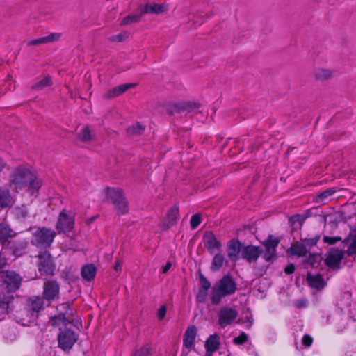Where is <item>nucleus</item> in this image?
<instances>
[{
    "label": "nucleus",
    "mask_w": 356,
    "mask_h": 356,
    "mask_svg": "<svg viewBox=\"0 0 356 356\" xmlns=\"http://www.w3.org/2000/svg\"><path fill=\"white\" fill-rule=\"evenodd\" d=\"M122 261L121 259H117L115 263L114 270L116 272H120L122 270Z\"/></svg>",
    "instance_id": "603ef678"
},
{
    "label": "nucleus",
    "mask_w": 356,
    "mask_h": 356,
    "mask_svg": "<svg viewBox=\"0 0 356 356\" xmlns=\"http://www.w3.org/2000/svg\"><path fill=\"white\" fill-rule=\"evenodd\" d=\"M248 321H250L251 323V324H252V317L248 318Z\"/></svg>",
    "instance_id": "6e6d98bb"
},
{
    "label": "nucleus",
    "mask_w": 356,
    "mask_h": 356,
    "mask_svg": "<svg viewBox=\"0 0 356 356\" xmlns=\"http://www.w3.org/2000/svg\"><path fill=\"white\" fill-rule=\"evenodd\" d=\"M38 271L42 275H53L56 270V265L52 257L47 251L40 253L38 256Z\"/></svg>",
    "instance_id": "0eeeda50"
},
{
    "label": "nucleus",
    "mask_w": 356,
    "mask_h": 356,
    "mask_svg": "<svg viewBox=\"0 0 356 356\" xmlns=\"http://www.w3.org/2000/svg\"><path fill=\"white\" fill-rule=\"evenodd\" d=\"M6 162L0 157V173L3 171V170L6 168Z\"/></svg>",
    "instance_id": "5fc2aeb1"
},
{
    "label": "nucleus",
    "mask_w": 356,
    "mask_h": 356,
    "mask_svg": "<svg viewBox=\"0 0 356 356\" xmlns=\"http://www.w3.org/2000/svg\"><path fill=\"white\" fill-rule=\"evenodd\" d=\"M97 269L94 264H88L83 266L81 269V276L87 281H91L96 275Z\"/></svg>",
    "instance_id": "c756f323"
},
{
    "label": "nucleus",
    "mask_w": 356,
    "mask_h": 356,
    "mask_svg": "<svg viewBox=\"0 0 356 356\" xmlns=\"http://www.w3.org/2000/svg\"><path fill=\"white\" fill-rule=\"evenodd\" d=\"M343 259V252L336 249L327 254L324 262L329 268L338 270L341 268V263Z\"/></svg>",
    "instance_id": "4468645a"
},
{
    "label": "nucleus",
    "mask_w": 356,
    "mask_h": 356,
    "mask_svg": "<svg viewBox=\"0 0 356 356\" xmlns=\"http://www.w3.org/2000/svg\"><path fill=\"white\" fill-rule=\"evenodd\" d=\"M79 138L83 142H88L92 139L90 131L88 126L81 129L79 134Z\"/></svg>",
    "instance_id": "e433bc0d"
},
{
    "label": "nucleus",
    "mask_w": 356,
    "mask_h": 356,
    "mask_svg": "<svg viewBox=\"0 0 356 356\" xmlns=\"http://www.w3.org/2000/svg\"><path fill=\"white\" fill-rule=\"evenodd\" d=\"M248 341V334L241 332V334L233 339V343L235 345H243Z\"/></svg>",
    "instance_id": "79ce46f5"
},
{
    "label": "nucleus",
    "mask_w": 356,
    "mask_h": 356,
    "mask_svg": "<svg viewBox=\"0 0 356 356\" xmlns=\"http://www.w3.org/2000/svg\"><path fill=\"white\" fill-rule=\"evenodd\" d=\"M236 290V283L232 276L224 275L212 288L211 304L218 305L223 298L234 294Z\"/></svg>",
    "instance_id": "f03ea898"
},
{
    "label": "nucleus",
    "mask_w": 356,
    "mask_h": 356,
    "mask_svg": "<svg viewBox=\"0 0 356 356\" xmlns=\"http://www.w3.org/2000/svg\"><path fill=\"white\" fill-rule=\"evenodd\" d=\"M27 244L25 238H17L8 242L10 249L16 257H20L26 252Z\"/></svg>",
    "instance_id": "f3484780"
},
{
    "label": "nucleus",
    "mask_w": 356,
    "mask_h": 356,
    "mask_svg": "<svg viewBox=\"0 0 356 356\" xmlns=\"http://www.w3.org/2000/svg\"><path fill=\"white\" fill-rule=\"evenodd\" d=\"M44 300L42 296H33L27 300V306L32 312L38 313L45 309Z\"/></svg>",
    "instance_id": "aec40b11"
},
{
    "label": "nucleus",
    "mask_w": 356,
    "mask_h": 356,
    "mask_svg": "<svg viewBox=\"0 0 356 356\" xmlns=\"http://www.w3.org/2000/svg\"><path fill=\"white\" fill-rule=\"evenodd\" d=\"M9 186L17 193L26 188L31 195L38 193L42 186L41 180L29 169L19 166L10 174Z\"/></svg>",
    "instance_id": "f257e3e1"
},
{
    "label": "nucleus",
    "mask_w": 356,
    "mask_h": 356,
    "mask_svg": "<svg viewBox=\"0 0 356 356\" xmlns=\"http://www.w3.org/2000/svg\"><path fill=\"white\" fill-rule=\"evenodd\" d=\"M56 232L46 227H38L32 234L31 243L37 248H47L51 245Z\"/></svg>",
    "instance_id": "20e7f679"
},
{
    "label": "nucleus",
    "mask_w": 356,
    "mask_h": 356,
    "mask_svg": "<svg viewBox=\"0 0 356 356\" xmlns=\"http://www.w3.org/2000/svg\"><path fill=\"white\" fill-rule=\"evenodd\" d=\"M166 307L165 305H162L159 307L158 312H157V316L159 320L163 319L166 314Z\"/></svg>",
    "instance_id": "09e8293b"
},
{
    "label": "nucleus",
    "mask_w": 356,
    "mask_h": 356,
    "mask_svg": "<svg viewBox=\"0 0 356 356\" xmlns=\"http://www.w3.org/2000/svg\"><path fill=\"white\" fill-rule=\"evenodd\" d=\"M350 242V245L346 251L348 256L356 255V234H350L348 237L343 241V243Z\"/></svg>",
    "instance_id": "2f4dec72"
},
{
    "label": "nucleus",
    "mask_w": 356,
    "mask_h": 356,
    "mask_svg": "<svg viewBox=\"0 0 356 356\" xmlns=\"http://www.w3.org/2000/svg\"><path fill=\"white\" fill-rule=\"evenodd\" d=\"M319 239H320V236L316 235L312 238L307 237L305 238H302L301 241H302V243L304 245H305L306 248L307 247L312 248L316 245V243H318Z\"/></svg>",
    "instance_id": "58836bf2"
},
{
    "label": "nucleus",
    "mask_w": 356,
    "mask_h": 356,
    "mask_svg": "<svg viewBox=\"0 0 356 356\" xmlns=\"http://www.w3.org/2000/svg\"><path fill=\"white\" fill-rule=\"evenodd\" d=\"M224 261H225V257L222 254H220V253L216 254L212 259V261H211V270L213 272L218 271L222 266Z\"/></svg>",
    "instance_id": "f704fd0d"
},
{
    "label": "nucleus",
    "mask_w": 356,
    "mask_h": 356,
    "mask_svg": "<svg viewBox=\"0 0 356 356\" xmlns=\"http://www.w3.org/2000/svg\"><path fill=\"white\" fill-rule=\"evenodd\" d=\"M341 238L340 236H325L323 237V242L329 245H334L337 242L341 241Z\"/></svg>",
    "instance_id": "49530a36"
},
{
    "label": "nucleus",
    "mask_w": 356,
    "mask_h": 356,
    "mask_svg": "<svg viewBox=\"0 0 356 356\" xmlns=\"http://www.w3.org/2000/svg\"><path fill=\"white\" fill-rule=\"evenodd\" d=\"M314 76L318 81H325L332 77V72L328 69L319 68L314 71Z\"/></svg>",
    "instance_id": "473e14b6"
},
{
    "label": "nucleus",
    "mask_w": 356,
    "mask_h": 356,
    "mask_svg": "<svg viewBox=\"0 0 356 356\" xmlns=\"http://www.w3.org/2000/svg\"><path fill=\"white\" fill-rule=\"evenodd\" d=\"M263 250L259 246L243 245L241 257L249 263H254L258 260Z\"/></svg>",
    "instance_id": "f8f14e48"
},
{
    "label": "nucleus",
    "mask_w": 356,
    "mask_h": 356,
    "mask_svg": "<svg viewBox=\"0 0 356 356\" xmlns=\"http://www.w3.org/2000/svg\"><path fill=\"white\" fill-rule=\"evenodd\" d=\"M179 109H184V107L179 108Z\"/></svg>",
    "instance_id": "13d9d810"
},
{
    "label": "nucleus",
    "mask_w": 356,
    "mask_h": 356,
    "mask_svg": "<svg viewBox=\"0 0 356 356\" xmlns=\"http://www.w3.org/2000/svg\"><path fill=\"white\" fill-rule=\"evenodd\" d=\"M220 337L215 333L211 334L205 341L204 348L206 350V355L211 356L214 352L220 348Z\"/></svg>",
    "instance_id": "a211bd4d"
},
{
    "label": "nucleus",
    "mask_w": 356,
    "mask_h": 356,
    "mask_svg": "<svg viewBox=\"0 0 356 356\" xmlns=\"http://www.w3.org/2000/svg\"><path fill=\"white\" fill-rule=\"evenodd\" d=\"M128 37L127 32H122L119 34L112 35L110 38V40L115 42H123Z\"/></svg>",
    "instance_id": "c03bdc74"
},
{
    "label": "nucleus",
    "mask_w": 356,
    "mask_h": 356,
    "mask_svg": "<svg viewBox=\"0 0 356 356\" xmlns=\"http://www.w3.org/2000/svg\"><path fill=\"white\" fill-rule=\"evenodd\" d=\"M74 218L67 214V211L63 209L58 216L56 222V229L60 232L67 233L74 228Z\"/></svg>",
    "instance_id": "9d476101"
},
{
    "label": "nucleus",
    "mask_w": 356,
    "mask_h": 356,
    "mask_svg": "<svg viewBox=\"0 0 356 356\" xmlns=\"http://www.w3.org/2000/svg\"><path fill=\"white\" fill-rule=\"evenodd\" d=\"M21 323H22V325H26V323H24V322H22Z\"/></svg>",
    "instance_id": "4d7b16f0"
},
{
    "label": "nucleus",
    "mask_w": 356,
    "mask_h": 356,
    "mask_svg": "<svg viewBox=\"0 0 356 356\" xmlns=\"http://www.w3.org/2000/svg\"><path fill=\"white\" fill-rule=\"evenodd\" d=\"M280 242L277 237L270 234L266 240L262 242L265 251L263 254L264 259L267 262H273L277 259L276 249Z\"/></svg>",
    "instance_id": "423d86ee"
},
{
    "label": "nucleus",
    "mask_w": 356,
    "mask_h": 356,
    "mask_svg": "<svg viewBox=\"0 0 356 356\" xmlns=\"http://www.w3.org/2000/svg\"><path fill=\"white\" fill-rule=\"evenodd\" d=\"M307 282L309 286L318 291L323 289L326 286V282H325L323 275L319 273L316 275L308 273L307 275Z\"/></svg>",
    "instance_id": "6ab92c4d"
},
{
    "label": "nucleus",
    "mask_w": 356,
    "mask_h": 356,
    "mask_svg": "<svg viewBox=\"0 0 356 356\" xmlns=\"http://www.w3.org/2000/svg\"><path fill=\"white\" fill-rule=\"evenodd\" d=\"M60 34L58 33H52L49 35L44 37H41L37 39L28 40L26 42L28 46H37L42 44H46L59 40Z\"/></svg>",
    "instance_id": "4be33fe9"
},
{
    "label": "nucleus",
    "mask_w": 356,
    "mask_h": 356,
    "mask_svg": "<svg viewBox=\"0 0 356 356\" xmlns=\"http://www.w3.org/2000/svg\"><path fill=\"white\" fill-rule=\"evenodd\" d=\"M302 343L306 347H310L313 343V338L309 334H305L302 338Z\"/></svg>",
    "instance_id": "de8ad7c7"
},
{
    "label": "nucleus",
    "mask_w": 356,
    "mask_h": 356,
    "mask_svg": "<svg viewBox=\"0 0 356 356\" xmlns=\"http://www.w3.org/2000/svg\"><path fill=\"white\" fill-rule=\"evenodd\" d=\"M286 253L289 256L303 257L307 254V249L302 243L296 241L293 243L290 248L287 249Z\"/></svg>",
    "instance_id": "b1692460"
},
{
    "label": "nucleus",
    "mask_w": 356,
    "mask_h": 356,
    "mask_svg": "<svg viewBox=\"0 0 356 356\" xmlns=\"http://www.w3.org/2000/svg\"><path fill=\"white\" fill-rule=\"evenodd\" d=\"M152 348L149 343L145 344L141 348L135 350L133 356H152Z\"/></svg>",
    "instance_id": "c9c22d12"
},
{
    "label": "nucleus",
    "mask_w": 356,
    "mask_h": 356,
    "mask_svg": "<svg viewBox=\"0 0 356 356\" xmlns=\"http://www.w3.org/2000/svg\"><path fill=\"white\" fill-rule=\"evenodd\" d=\"M321 256L318 254H311L306 260V263L310 264L312 267H314L315 264L318 262Z\"/></svg>",
    "instance_id": "a18cd8bd"
},
{
    "label": "nucleus",
    "mask_w": 356,
    "mask_h": 356,
    "mask_svg": "<svg viewBox=\"0 0 356 356\" xmlns=\"http://www.w3.org/2000/svg\"><path fill=\"white\" fill-rule=\"evenodd\" d=\"M335 193L336 190L332 188L326 189L322 193L317 194L314 197V202L318 204H325L328 202L330 197L333 195Z\"/></svg>",
    "instance_id": "bb28decb"
},
{
    "label": "nucleus",
    "mask_w": 356,
    "mask_h": 356,
    "mask_svg": "<svg viewBox=\"0 0 356 356\" xmlns=\"http://www.w3.org/2000/svg\"><path fill=\"white\" fill-rule=\"evenodd\" d=\"M79 339V334L70 328L60 329L58 334V347L65 352H69Z\"/></svg>",
    "instance_id": "39448f33"
},
{
    "label": "nucleus",
    "mask_w": 356,
    "mask_h": 356,
    "mask_svg": "<svg viewBox=\"0 0 356 356\" xmlns=\"http://www.w3.org/2000/svg\"><path fill=\"white\" fill-rule=\"evenodd\" d=\"M296 266L293 264H288L284 268V273L286 275H291L295 272Z\"/></svg>",
    "instance_id": "3c124183"
},
{
    "label": "nucleus",
    "mask_w": 356,
    "mask_h": 356,
    "mask_svg": "<svg viewBox=\"0 0 356 356\" xmlns=\"http://www.w3.org/2000/svg\"><path fill=\"white\" fill-rule=\"evenodd\" d=\"M172 264L170 261H168L163 266V273H165L168 271V270L171 268Z\"/></svg>",
    "instance_id": "864d4df0"
},
{
    "label": "nucleus",
    "mask_w": 356,
    "mask_h": 356,
    "mask_svg": "<svg viewBox=\"0 0 356 356\" xmlns=\"http://www.w3.org/2000/svg\"><path fill=\"white\" fill-rule=\"evenodd\" d=\"M58 310L59 311V315L62 316L64 321L70 323V321L67 319V317H70L72 315V311L70 308V304L68 302H63L58 306Z\"/></svg>",
    "instance_id": "7c9ffc66"
},
{
    "label": "nucleus",
    "mask_w": 356,
    "mask_h": 356,
    "mask_svg": "<svg viewBox=\"0 0 356 356\" xmlns=\"http://www.w3.org/2000/svg\"><path fill=\"white\" fill-rule=\"evenodd\" d=\"M197 334V329L195 325H190L187 327L184 334L183 343L185 348L190 349L194 344Z\"/></svg>",
    "instance_id": "393cba45"
},
{
    "label": "nucleus",
    "mask_w": 356,
    "mask_h": 356,
    "mask_svg": "<svg viewBox=\"0 0 356 356\" xmlns=\"http://www.w3.org/2000/svg\"><path fill=\"white\" fill-rule=\"evenodd\" d=\"M136 83H129L118 86L108 90L105 94H104L103 97L106 99L115 98L124 94L128 90L134 88L136 86Z\"/></svg>",
    "instance_id": "dca6fc26"
},
{
    "label": "nucleus",
    "mask_w": 356,
    "mask_h": 356,
    "mask_svg": "<svg viewBox=\"0 0 356 356\" xmlns=\"http://www.w3.org/2000/svg\"><path fill=\"white\" fill-rule=\"evenodd\" d=\"M106 197L113 204L114 210L117 212L118 215H124L129 212V203L122 189L108 187L106 188Z\"/></svg>",
    "instance_id": "7ed1b4c3"
},
{
    "label": "nucleus",
    "mask_w": 356,
    "mask_h": 356,
    "mask_svg": "<svg viewBox=\"0 0 356 356\" xmlns=\"http://www.w3.org/2000/svg\"><path fill=\"white\" fill-rule=\"evenodd\" d=\"M207 291L198 289V291L195 297L196 301L199 303H204L207 300Z\"/></svg>",
    "instance_id": "37998d69"
},
{
    "label": "nucleus",
    "mask_w": 356,
    "mask_h": 356,
    "mask_svg": "<svg viewBox=\"0 0 356 356\" xmlns=\"http://www.w3.org/2000/svg\"><path fill=\"white\" fill-rule=\"evenodd\" d=\"M237 311L231 307H222L218 313V325L222 329L230 325L237 317Z\"/></svg>",
    "instance_id": "1a4fd4ad"
},
{
    "label": "nucleus",
    "mask_w": 356,
    "mask_h": 356,
    "mask_svg": "<svg viewBox=\"0 0 356 356\" xmlns=\"http://www.w3.org/2000/svg\"><path fill=\"white\" fill-rule=\"evenodd\" d=\"M202 218L200 214H194L191 216L190 220V225L191 229H196L201 223Z\"/></svg>",
    "instance_id": "a19ab883"
},
{
    "label": "nucleus",
    "mask_w": 356,
    "mask_h": 356,
    "mask_svg": "<svg viewBox=\"0 0 356 356\" xmlns=\"http://www.w3.org/2000/svg\"><path fill=\"white\" fill-rule=\"evenodd\" d=\"M53 84L51 77L49 75L45 76L43 79L36 82L31 86V88L34 90H41L47 86H50Z\"/></svg>",
    "instance_id": "72a5a7b5"
},
{
    "label": "nucleus",
    "mask_w": 356,
    "mask_h": 356,
    "mask_svg": "<svg viewBox=\"0 0 356 356\" xmlns=\"http://www.w3.org/2000/svg\"><path fill=\"white\" fill-rule=\"evenodd\" d=\"M3 281L8 291H15L21 286L22 277L13 271H7L3 275Z\"/></svg>",
    "instance_id": "ddd939ff"
},
{
    "label": "nucleus",
    "mask_w": 356,
    "mask_h": 356,
    "mask_svg": "<svg viewBox=\"0 0 356 356\" xmlns=\"http://www.w3.org/2000/svg\"><path fill=\"white\" fill-rule=\"evenodd\" d=\"M8 308V302L6 300H0V310L1 313L6 314Z\"/></svg>",
    "instance_id": "8fccbe9b"
},
{
    "label": "nucleus",
    "mask_w": 356,
    "mask_h": 356,
    "mask_svg": "<svg viewBox=\"0 0 356 356\" xmlns=\"http://www.w3.org/2000/svg\"><path fill=\"white\" fill-rule=\"evenodd\" d=\"M141 12L143 14L147 13H154V14H161L168 11V6L163 3H153L149 4L147 3L145 5H141Z\"/></svg>",
    "instance_id": "412c9836"
},
{
    "label": "nucleus",
    "mask_w": 356,
    "mask_h": 356,
    "mask_svg": "<svg viewBox=\"0 0 356 356\" xmlns=\"http://www.w3.org/2000/svg\"><path fill=\"white\" fill-rule=\"evenodd\" d=\"M200 278V289H203L204 291H208L211 288V282L207 280V278L200 272L199 273Z\"/></svg>",
    "instance_id": "4c0bfd02"
},
{
    "label": "nucleus",
    "mask_w": 356,
    "mask_h": 356,
    "mask_svg": "<svg viewBox=\"0 0 356 356\" xmlns=\"http://www.w3.org/2000/svg\"><path fill=\"white\" fill-rule=\"evenodd\" d=\"M179 215V206L175 204L168 211L166 218L163 222L164 227L166 229H169L177 223V220Z\"/></svg>",
    "instance_id": "5701e85b"
},
{
    "label": "nucleus",
    "mask_w": 356,
    "mask_h": 356,
    "mask_svg": "<svg viewBox=\"0 0 356 356\" xmlns=\"http://www.w3.org/2000/svg\"><path fill=\"white\" fill-rule=\"evenodd\" d=\"M13 197L10 190L0 186V211L11 206Z\"/></svg>",
    "instance_id": "a878e982"
},
{
    "label": "nucleus",
    "mask_w": 356,
    "mask_h": 356,
    "mask_svg": "<svg viewBox=\"0 0 356 356\" xmlns=\"http://www.w3.org/2000/svg\"><path fill=\"white\" fill-rule=\"evenodd\" d=\"M13 236V230L5 222L0 223V242L4 245L8 242V238Z\"/></svg>",
    "instance_id": "cd10ccee"
},
{
    "label": "nucleus",
    "mask_w": 356,
    "mask_h": 356,
    "mask_svg": "<svg viewBox=\"0 0 356 356\" xmlns=\"http://www.w3.org/2000/svg\"><path fill=\"white\" fill-rule=\"evenodd\" d=\"M145 130V126L140 122H137L135 125L128 129L129 133L131 134H140Z\"/></svg>",
    "instance_id": "ea45409f"
},
{
    "label": "nucleus",
    "mask_w": 356,
    "mask_h": 356,
    "mask_svg": "<svg viewBox=\"0 0 356 356\" xmlns=\"http://www.w3.org/2000/svg\"><path fill=\"white\" fill-rule=\"evenodd\" d=\"M42 297L49 303L59 299L60 284L55 280H47L44 282Z\"/></svg>",
    "instance_id": "6e6552de"
},
{
    "label": "nucleus",
    "mask_w": 356,
    "mask_h": 356,
    "mask_svg": "<svg viewBox=\"0 0 356 356\" xmlns=\"http://www.w3.org/2000/svg\"><path fill=\"white\" fill-rule=\"evenodd\" d=\"M202 241L205 248L211 254H213L216 250L219 251L221 249V242L217 239L211 231H206L204 233Z\"/></svg>",
    "instance_id": "9b49d317"
},
{
    "label": "nucleus",
    "mask_w": 356,
    "mask_h": 356,
    "mask_svg": "<svg viewBox=\"0 0 356 356\" xmlns=\"http://www.w3.org/2000/svg\"><path fill=\"white\" fill-rule=\"evenodd\" d=\"M243 245L238 239H231L227 244V256L232 261H236L242 254Z\"/></svg>",
    "instance_id": "2eb2a0df"
},
{
    "label": "nucleus",
    "mask_w": 356,
    "mask_h": 356,
    "mask_svg": "<svg viewBox=\"0 0 356 356\" xmlns=\"http://www.w3.org/2000/svg\"><path fill=\"white\" fill-rule=\"evenodd\" d=\"M143 13L141 12V8L139 7L138 10L136 11V13L129 15L123 18L122 22H120L121 26H127L130 25L131 24L138 23L140 22V18Z\"/></svg>",
    "instance_id": "c85d7f7f"
}]
</instances>
